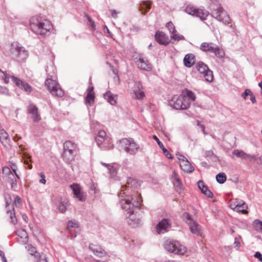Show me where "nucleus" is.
I'll return each mask as SVG.
<instances>
[{
    "label": "nucleus",
    "instance_id": "2f4dec72",
    "mask_svg": "<svg viewBox=\"0 0 262 262\" xmlns=\"http://www.w3.org/2000/svg\"><path fill=\"white\" fill-rule=\"evenodd\" d=\"M233 155L238 158H241L243 159L247 160L248 154L244 152L243 150L235 149L233 151Z\"/></svg>",
    "mask_w": 262,
    "mask_h": 262
},
{
    "label": "nucleus",
    "instance_id": "393cba45",
    "mask_svg": "<svg viewBox=\"0 0 262 262\" xmlns=\"http://www.w3.org/2000/svg\"><path fill=\"white\" fill-rule=\"evenodd\" d=\"M153 139L157 141L158 145L162 149V150L163 152V154L166 156V157L168 158V159H173V157L168 152V151L165 148L162 142L160 141L159 138L156 135H154L153 136Z\"/></svg>",
    "mask_w": 262,
    "mask_h": 262
},
{
    "label": "nucleus",
    "instance_id": "a878e982",
    "mask_svg": "<svg viewBox=\"0 0 262 262\" xmlns=\"http://www.w3.org/2000/svg\"><path fill=\"white\" fill-rule=\"evenodd\" d=\"M104 98L111 104L115 105L117 103V101L115 98V96H113V94L110 91H107L105 94L103 95Z\"/></svg>",
    "mask_w": 262,
    "mask_h": 262
},
{
    "label": "nucleus",
    "instance_id": "f3484780",
    "mask_svg": "<svg viewBox=\"0 0 262 262\" xmlns=\"http://www.w3.org/2000/svg\"><path fill=\"white\" fill-rule=\"evenodd\" d=\"M155 36L156 41L159 44L167 46L170 42L168 36L163 32L158 31Z\"/></svg>",
    "mask_w": 262,
    "mask_h": 262
},
{
    "label": "nucleus",
    "instance_id": "0e129e2a",
    "mask_svg": "<svg viewBox=\"0 0 262 262\" xmlns=\"http://www.w3.org/2000/svg\"><path fill=\"white\" fill-rule=\"evenodd\" d=\"M11 196L10 195H8V198L7 197L5 198V201H6V207H8L9 205L11 203Z\"/></svg>",
    "mask_w": 262,
    "mask_h": 262
},
{
    "label": "nucleus",
    "instance_id": "20e7f679",
    "mask_svg": "<svg viewBox=\"0 0 262 262\" xmlns=\"http://www.w3.org/2000/svg\"><path fill=\"white\" fill-rule=\"evenodd\" d=\"M33 19L30 23V29L37 34L45 35L52 28V24L47 20L42 21L36 20V23L33 22Z\"/></svg>",
    "mask_w": 262,
    "mask_h": 262
},
{
    "label": "nucleus",
    "instance_id": "473e14b6",
    "mask_svg": "<svg viewBox=\"0 0 262 262\" xmlns=\"http://www.w3.org/2000/svg\"><path fill=\"white\" fill-rule=\"evenodd\" d=\"M28 250L32 255H34L36 260L39 257V255H40V254L37 252L36 248L33 247L32 245H29L28 246Z\"/></svg>",
    "mask_w": 262,
    "mask_h": 262
},
{
    "label": "nucleus",
    "instance_id": "13d9d810",
    "mask_svg": "<svg viewBox=\"0 0 262 262\" xmlns=\"http://www.w3.org/2000/svg\"><path fill=\"white\" fill-rule=\"evenodd\" d=\"M41 179L39 180V182L41 184H45L46 183V180L45 179V176L42 172H40L39 174Z\"/></svg>",
    "mask_w": 262,
    "mask_h": 262
},
{
    "label": "nucleus",
    "instance_id": "bf43d9fd",
    "mask_svg": "<svg viewBox=\"0 0 262 262\" xmlns=\"http://www.w3.org/2000/svg\"><path fill=\"white\" fill-rule=\"evenodd\" d=\"M247 159H248L250 162H253L257 160V158L254 155H248Z\"/></svg>",
    "mask_w": 262,
    "mask_h": 262
},
{
    "label": "nucleus",
    "instance_id": "7ed1b4c3",
    "mask_svg": "<svg viewBox=\"0 0 262 262\" xmlns=\"http://www.w3.org/2000/svg\"><path fill=\"white\" fill-rule=\"evenodd\" d=\"M7 55L18 62L24 60L28 57L27 51L17 42H13L10 45Z\"/></svg>",
    "mask_w": 262,
    "mask_h": 262
},
{
    "label": "nucleus",
    "instance_id": "ddd939ff",
    "mask_svg": "<svg viewBox=\"0 0 262 262\" xmlns=\"http://www.w3.org/2000/svg\"><path fill=\"white\" fill-rule=\"evenodd\" d=\"M12 80L13 83L17 86L18 88L23 90L25 92L28 94H30L33 90L32 87L28 83L25 82V81H23L20 79L15 77L13 75L11 76Z\"/></svg>",
    "mask_w": 262,
    "mask_h": 262
},
{
    "label": "nucleus",
    "instance_id": "f8f14e48",
    "mask_svg": "<svg viewBox=\"0 0 262 262\" xmlns=\"http://www.w3.org/2000/svg\"><path fill=\"white\" fill-rule=\"evenodd\" d=\"M196 68L199 72L203 75L206 81L211 82L213 80V72L210 70L207 64L202 61L198 62Z\"/></svg>",
    "mask_w": 262,
    "mask_h": 262
},
{
    "label": "nucleus",
    "instance_id": "69168bd1",
    "mask_svg": "<svg viewBox=\"0 0 262 262\" xmlns=\"http://www.w3.org/2000/svg\"><path fill=\"white\" fill-rule=\"evenodd\" d=\"M10 166L11 169L14 172H15L16 171L17 166L15 163L10 162Z\"/></svg>",
    "mask_w": 262,
    "mask_h": 262
},
{
    "label": "nucleus",
    "instance_id": "7c9ffc66",
    "mask_svg": "<svg viewBox=\"0 0 262 262\" xmlns=\"http://www.w3.org/2000/svg\"><path fill=\"white\" fill-rule=\"evenodd\" d=\"M182 95L187 98L188 100H190L192 101H195L196 98L194 94L191 91L187 89L185 91V93Z\"/></svg>",
    "mask_w": 262,
    "mask_h": 262
},
{
    "label": "nucleus",
    "instance_id": "72a5a7b5",
    "mask_svg": "<svg viewBox=\"0 0 262 262\" xmlns=\"http://www.w3.org/2000/svg\"><path fill=\"white\" fill-rule=\"evenodd\" d=\"M216 181L220 184H223L227 180V177L225 173L221 172L216 176Z\"/></svg>",
    "mask_w": 262,
    "mask_h": 262
},
{
    "label": "nucleus",
    "instance_id": "412c9836",
    "mask_svg": "<svg viewBox=\"0 0 262 262\" xmlns=\"http://www.w3.org/2000/svg\"><path fill=\"white\" fill-rule=\"evenodd\" d=\"M71 188L72 189L74 195L80 201H83L82 194L81 192L79 186L77 184H73L70 186Z\"/></svg>",
    "mask_w": 262,
    "mask_h": 262
},
{
    "label": "nucleus",
    "instance_id": "58836bf2",
    "mask_svg": "<svg viewBox=\"0 0 262 262\" xmlns=\"http://www.w3.org/2000/svg\"><path fill=\"white\" fill-rule=\"evenodd\" d=\"M173 184L177 188V191H178L179 189H181L182 187V181L179 178H175L173 180Z\"/></svg>",
    "mask_w": 262,
    "mask_h": 262
},
{
    "label": "nucleus",
    "instance_id": "680f3d73",
    "mask_svg": "<svg viewBox=\"0 0 262 262\" xmlns=\"http://www.w3.org/2000/svg\"><path fill=\"white\" fill-rule=\"evenodd\" d=\"M102 164L104 165L105 167H107L108 170L113 169V173H115L116 172V169H115V168L113 166L110 165L108 164H106V163H102Z\"/></svg>",
    "mask_w": 262,
    "mask_h": 262
},
{
    "label": "nucleus",
    "instance_id": "39448f33",
    "mask_svg": "<svg viewBox=\"0 0 262 262\" xmlns=\"http://www.w3.org/2000/svg\"><path fill=\"white\" fill-rule=\"evenodd\" d=\"M164 248L168 252L178 255H183L187 252V248L177 241L167 239L164 243Z\"/></svg>",
    "mask_w": 262,
    "mask_h": 262
},
{
    "label": "nucleus",
    "instance_id": "9d476101",
    "mask_svg": "<svg viewBox=\"0 0 262 262\" xmlns=\"http://www.w3.org/2000/svg\"><path fill=\"white\" fill-rule=\"evenodd\" d=\"M120 142L123 146L124 151L130 155H136L140 148L139 145L133 138H123Z\"/></svg>",
    "mask_w": 262,
    "mask_h": 262
},
{
    "label": "nucleus",
    "instance_id": "6e6552de",
    "mask_svg": "<svg viewBox=\"0 0 262 262\" xmlns=\"http://www.w3.org/2000/svg\"><path fill=\"white\" fill-rule=\"evenodd\" d=\"M52 76L48 75L45 81V85L53 96L61 97L64 95V92L59 84L55 80H53Z\"/></svg>",
    "mask_w": 262,
    "mask_h": 262
},
{
    "label": "nucleus",
    "instance_id": "cd10ccee",
    "mask_svg": "<svg viewBox=\"0 0 262 262\" xmlns=\"http://www.w3.org/2000/svg\"><path fill=\"white\" fill-rule=\"evenodd\" d=\"M95 97V93H88L85 98V103L92 105L94 103Z\"/></svg>",
    "mask_w": 262,
    "mask_h": 262
},
{
    "label": "nucleus",
    "instance_id": "aec40b11",
    "mask_svg": "<svg viewBox=\"0 0 262 262\" xmlns=\"http://www.w3.org/2000/svg\"><path fill=\"white\" fill-rule=\"evenodd\" d=\"M10 139L8 133L4 129L0 130V141L2 144L7 147L9 145Z\"/></svg>",
    "mask_w": 262,
    "mask_h": 262
},
{
    "label": "nucleus",
    "instance_id": "5fc2aeb1",
    "mask_svg": "<svg viewBox=\"0 0 262 262\" xmlns=\"http://www.w3.org/2000/svg\"><path fill=\"white\" fill-rule=\"evenodd\" d=\"M106 136V134L104 130H100L98 132V134L96 137H98V138H101V139H104Z\"/></svg>",
    "mask_w": 262,
    "mask_h": 262
},
{
    "label": "nucleus",
    "instance_id": "e433bc0d",
    "mask_svg": "<svg viewBox=\"0 0 262 262\" xmlns=\"http://www.w3.org/2000/svg\"><path fill=\"white\" fill-rule=\"evenodd\" d=\"M239 205V210H235L236 212H243L244 213L246 211V209L247 208V206L246 205V204L243 201H239V204H238Z\"/></svg>",
    "mask_w": 262,
    "mask_h": 262
},
{
    "label": "nucleus",
    "instance_id": "79ce46f5",
    "mask_svg": "<svg viewBox=\"0 0 262 262\" xmlns=\"http://www.w3.org/2000/svg\"><path fill=\"white\" fill-rule=\"evenodd\" d=\"M166 27L169 31V32L171 34L173 32H177V30H176L175 27L171 21H169L168 23H167L166 25Z\"/></svg>",
    "mask_w": 262,
    "mask_h": 262
},
{
    "label": "nucleus",
    "instance_id": "774afa93",
    "mask_svg": "<svg viewBox=\"0 0 262 262\" xmlns=\"http://www.w3.org/2000/svg\"><path fill=\"white\" fill-rule=\"evenodd\" d=\"M111 15L113 18H116L117 17L118 13L116 12V10H111Z\"/></svg>",
    "mask_w": 262,
    "mask_h": 262
},
{
    "label": "nucleus",
    "instance_id": "f03ea898",
    "mask_svg": "<svg viewBox=\"0 0 262 262\" xmlns=\"http://www.w3.org/2000/svg\"><path fill=\"white\" fill-rule=\"evenodd\" d=\"M78 151L79 148L77 144L70 140L66 141L63 143V161L69 164H72L76 158Z\"/></svg>",
    "mask_w": 262,
    "mask_h": 262
},
{
    "label": "nucleus",
    "instance_id": "864d4df0",
    "mask_svg": "<svg viewBox=\"0 0 262 262\" xmlns=\"http://www.w3.org/2000/svg\"><path fill=\"white\" fill-rule=\"evenodd\" d=\"M142 89V85L140 82H136L134 87V91L135 90L136 91H141Z\"/></svg>",
    "mask_w": 262,
    "mask_h": 262
},
{
    "label": "nucleus",
    "instance_id": "4be33fe9",
    "mask_svg": "<svg viewBox=\"0 0 262 262\" xmlns=\"http://www.w3.org/2000/svg\"><path fill=\"white\" fill-rule=\"evenodd\" d=\"M183 61L186 67L190 68L195 63L194 56L192 54H188L184 57Z\"/></svg>",
    "mask_w": 262,
    "mask_h": 262
},
{
    "label": "nucleus",
    "instance_id": "c9c22d12",
    "mask_svg": "<svg viewBox=\"0 0 262 262\" xmlns=\"http://www.w3.org/2000/svg\"><path fill=\"white\" fill-rule=\"evenodd\" d=\"M17 234L18 236H19L21 238H24L25 239V242H27L28 240V234L26 231L25 230L21 229L17 231Z\"/></svg>",
    "mask_w": 262,
    "mask_h": 262
},
{
    "label": "nucleus",
    "instance_id": "09e8293b",
    "mask_svg": "<svg viewBox=\"0 0 262 262\" xmlns=\"http://www.w3.org/2000/svg\"><path fill=\"white\" fill-rule=\"evenodd\" d=\"M68 228L70 230L72 228L78 227V223L76 222H73L72 221H69L68 223Z\"/></svg>",
    "mask_w": 262,
    "mask_h": 262
},
{
    "label": "nucleus",
    "instance_id": "052dcab7",
    "mask_svg": "<svg viewBox=\"0 0 262 262\" xmlns=\"http://www.w3.org/2000/svg\"><path fill=\"white\" fill-rule=\"evenodd\" d=\"M254 256L257 258L259 261L262 262V254L259 252H256L254 255Z\"/></svg>",
    "mask_w": 262,
    "mask_h": 262
},
{
    "label": "nucleus",
    "instance_id": "1a4fd4ad",
    "mask_svg": "<svg viewBox=\"0 0 262 262\" xmlns=\"http://www.w3.org/2000/svg\"><path fill=\"white\" fill-rule=\"evenodd\" d=\"M211 15L225 25H229L231 23V19L229 15L221 6H217L216 8H213Z\"/></svg>",
    "mask_w": 262,
    "mask_h": 262
},
{
    "label": "nucleus",
    "instance_id": "6e6d98bb",
    "mask_svg": "<svg viewBox=\"0 0 262 262\" xmlns=\"http://www.w3.org/2000/svg\"><path fill=\"white\" fill-rule=\"evenodd\" d=\"M37 262H48L46 257L45 255H39V257L36 260Z\"/></svg>",
    "mask_w": 262,
    "mask_h": 262
},
{
    "label": "nucleus",
    "instance_id": "8fccbe9b",
    "mask_svg": "<svg viewBox=\"0 0 262 262\" xmlns=\"http://www.w3.org/2000/svg\"><path fill=\"white\" fill-rule=\"evenodd\" d=\"M0 94L9 96V92L8 89L2 86H0Z\"/></svg>",
    "mask_w": 262,
    "mask_h": 262
},
{
    "label": "nucleus",
    "instance_id": "b1692460",
    "mask_svg": "<svg viewBox=\"0 0 262 262\" xmlns=\"http://www.w3.org/2000/svg\"><path fill=\"white\" fill-rule=\"evenodd\" d=\"M189 227L192 233L196 235H201V227L196 222H192V223L189 225Z\"/></svg>",
    "mask_w": 262,
    "mask_h": 262
},
{
    "label": "nucleus",
    "instance_id": "c03bdc74",
    "mask_svg": "<svg viewBox=\"0 0 262 262\" xmlns=\"http://www.w3.org/2000/svg\"><path fill=\"white\" fill-rule=\"evenodd\" d=\"M253 225L257 231L262 232V222L258 220H255L253 223Z\"/></svg>",
    "mask_w": 262,
    "mask_h": 262
},
{
    "label": "nucleus",
    "instance_id": "423d86ee",
    "mask_svg": "<svg viewBox=\"0 0 262 262\" xmlns=\"http://www.w3.org/2000/svg\"><path fill=\"white\" fill-rule=\"evenodd\" d=\"M200 49L203 52L213 53L219 58H223L225 55L223 49L213 42H203L200 45Z\"/></svg>",
    "mask_w": 262,
    "mask_h": 262
},
{
    "label": "nucleus",
    "instance_id": "49530a36",
    "mask_svg": "<svg viewBox=\"0 0 262 262\" xmlns=\"http://www.w3.org/2000/svg\"><path fill=\"white\" fill-rule=\"evenodd\" d=\"M134 93L136 95L137 99H142L145 96L144 93L142 91H138L135 90Z\"/></svg>",
    "mask_w": 262,
    "mask_h": 262
},
{
    "label": "nucleus",
    "instance_id": "4468645a",
    "mask_svg": "<svg viewBox=\"0 0 262 262\" xmlns=\"http://www.w3.org/2000/svg\"><path fill=\"white\" fill-rule=\"evenodd\" d=\"M89 249L97 257L103 258L107 256V252L100 246L90 244Z\"/></svg>",
    "mask_w": 262,
    "mask_h": 262
},
{
    "label": "nucleus",
    "instance_id": "de8ad7c7",
    "mask_svg": "<svg viewBox=\"0 0 262 262\" xmlns=\"http://www.w3.org/2000/svg\"><path fill=\"white\" fill-rule=\"evenodd\" d=\"M184 220L187 222V223L189 224V225L190 224H192V222H194L192 220L191 215L187 212H185L184 213Z\"/></svg>",
    "mask_w": 262,
    "mask_h": 262
},
{
    "label": "nucleus",
    "instance_id": "4c0bfd02",
    "mask_svg": "<svg viewBox=\"0 0 262 262\" xmlns=\"http://www.w3.org/2000/svg\"><path fill=\"white\" fill-rule=\"evenodd\" d=\"M31 157L27 154L24 155V163L26 165H28V168L30 169L32 168V165L29 164V162L31 161Z\"/></svg>",
    "mask_w": 262,
    "mask_h": 262
},
{
    "label": "nucleus",
    "instance_id": "5701e85b",
    "mask_svg": "<svg viewBox=\"0 0 262 262\" xmlns=\"http://www.w3.org/2000/svg\"><path fill=\"white\" fill-rule=\"evenodd\" d=\"M180 166L181 169L186 172H192L194 170L188 160L180 162Z\"/></svg>",
    "mask_w": 262,
    "mask_h": 262
},
{
    "label": "nucleus",
    "instance_id": "dca6fc26",
    "mask_svg": "<svg viewBox=\"0 0 262 262\" xmlns=\"http://www.w3.org/2000/svg\"><path fill=\"white\" fill-rule=\"evenodd\" d=\"M171 227V225L168 219H163L158 223L157 225L156 229L158 234L168 231L169 228Z\"/></svg>",
    "mask_w": 262,
    "mask_h": 262
},
{
    "label": "nucleus",
    "instance_id": "a18cd8bd",
    "mask_svg": "<svg viewBox=\"0 0 262 262\" xmlns=\"http://www.w3.org/2000/svg\"><path fill=\"white\" fill-rule=\"evenodd\" d=\"M2 172L9 177H13V174L10 170V168L7 166H5L2 169Z\"/></svg>",
    "mask_w": 262,
    "mask_h": 262
},
{
    "label": "nucleus",
    "instance_id": "37998d69",
    "mask_svg": "<svg viewBox=\"0 0 262 262\" xmlns=\"http://www.w3.org/2000/svg\"><path fill=\"white\" fill-rule=\"evenodd\" d=\"M170 37L172 39L177 40L179 41L180 40H185V37L184 36L182 35L178 34L176 33H173L171 34Z\"/></svg>",
    "mask_w": 262,
    "mask_h": 262
},
{
    "label": "nucleus",
    "instance_id": "2eb2a0df",
    "mask_svg": "<svg viewBox=\"0 0 262 262\" xmlns=\"http://www.w3.org/2000/svg\"><path fill=\"white\" fill-rule=\"evenodd\" d=\"M27 112L31 115V118L34 122H38L41 120L38 108L34 104H31L28 106Z\"/></svg>",
    "mask_w": 262,
    "mask_h": 262
},
{
    "label": "nucleus",
    "instance_id": "c756f323",
    "mask_svg": "<svg viewBox=\"0 0 262 262\" xmlns=\"http://www.w3.org/2000/svg\"><path fill=\"white\" fill-rule=\"evenodd\" d=\"M68 202L66 200L60 201L59 205L58 206V209L61 213H64L67 210L68 206Z\"/></svg>",
    "mask_w": 262,
    "mask_h": 262
},
{
    "label": "nucleus",
    "instance_id": "a211bd4d",
    "mask_svg": "<svg viewBox=\"0 0 262 262\" xmlns=\"http://www.w3.org/2000/svg\"><path fill=\"white\" fill-rule=\"evenodd\" d=\"M138 67L142 70L150 71L152 70V64L147 60L140 57L136 60Z\"/></svg>",
    "mask_w": 262,
    "mask_h": 262
},
{
    "label": "nucleus",
    "instance_id": "bb28decb",
    "mask_svg": "<svg viewBox=\"0 0 262 262\" xmlns=\"http://www.w3.org/2000/svg\"><path fill=\"white\" fill-rule=\"evenodd\" d=\"M7 213L9 214L11 222L13 224H15L17 223V219L16 217L14 208L12 207L11 209H8L7 210Z\"/></svg>",
    "mask_w": 262,
    "mask_h": 262
},
{
    "label": "nucleus",
    "instance_id": "a19ab883",
    "mask_svg": "<svg viewBox=\"0 0 262 262\" xmlns=\"http://www.w3.org/2000/svg\"><path fill=\"white\" fill-rule=\"evenodd\" d=\"M0 76L4 80L5 83L7 84L9 82V78L11 76H9L6 72L0 70Z\"/></svg>",
    "mask_w": 262,
    "mask_h": 262
},
{
    "label": "nucleus",
    "instance_id": "c85d7f7f",
    "mask_svg": "<svg viewBox=\"0 0 262 262\" xmlns=\"http://www.w3.org/2000/svg\"><path fill=\"white\" fill-rule=\"evenodd\" d=\"M205 156L210 158L213 162H218L220 160L218 157L211 150L206 151L205 153Z\"/></svg>",
    "mask_w": 262,
    "mask_h": 262
},
{
    "label": "nucleus",
    "instance_id": "4d7b16f0",
    "mask_svg": "<svg viewBox=\"0 0 262 262\" xmlns=\"http://www.w3.org/2000/svg\"><path fill=\"white\" fill-rule=\"evenodd\" d=\"M14 203L16 206L20 205L21 204V198L19 196H16L15 198Z\"/></svg>",
    "mask_w": 262,
    "mask_h": 262
},
{
    "label": "nucleus",
    "instance_id": "603ef678",
    "mask_svg": "<svg viewBox=\"0 0 262 262\" xmlns=\"http://www.w3.org/2000/svg\"><path fill=\"white\" fill-rule=\"evenodd\" d=\"M85 17H86L88 21L90 23V25L92 27V29H95V22L92 20V19L91 18V17L90 16H89L88 15H86L85 16Z\"/></svg>",
    "mask_w": 262,
    "mask_h": 262
},
{
    "label": "nucleus",
    "instance_id": "9b49d317",
    "mask_svg": "<svg viewBox=\"0 0 262 262\" xmlns=\"http://www.w3.org/2000/svg\"><path fill=\"white\" fill-rule=\"evenodd\" d=\"M185 11L189 15L199 17L202 20L206 19L207 17L209 15V12L207 11L196 8L191 5L187 6Z\"/></svg>",
    "mask_w": 262,
    "mask_h": 262
},
{
    "label": "nucleus",
    "instance_id": "e2e57ef3",
    "mask_svg": "<svg viewBox=\"0 0 262 262\" xmlns=\"http://www.w3.org/2000/svg\"><path fill=\"white\" fill-rule=\"evenodd\" d=\"M95 141L98 146H100L104 141V139H101V138H98V137H96Z\"/></svg>",
    "mask_w": 262,
    "mask_h": 262
},
{
    "label": "nucleus",
    "instance_id": "0eeeda50",
    "mask_svg": "<svg viewBox=\"0 0 262 262\" xmlns=\"http://www.w3.org/2000/svg\"><path fill=\"white\" fill-rule=\"evenodd\" d=\"M169 104L176 110H187L190 106V102L182 95H175L169 101Z\"/></svg>",
    "mask_w": 262,
    "mask_h": 262
},
{
    "label": "nucleus",
    "instance_id": "f257e3e1",
    "mask_svg": "<svg viewBox=\"0 0 262 262\" xmlns=\"http://www.w3.org/2000/svg\"><path fill=\"white\" fill-rule=\"evenodd\" d=\"M140 203L141 199L138 196H126L120 200V204L121 208L129 214L127 217V222L129 224L135 225L140 224V220L135 214L134 209L139 208Z\"/></svg>",
    "mask_w": 262,
    "mask_h": 262
},
{
    "label": "nucleus",
    "instance_id": "6ab92c4d",
    "mask_svg": "<svg viewBox=\"0 0 262 262\" xmlns=\"http://www.w3.org/2000/svg\"><path fill=\"white\" fill-rule=\"evenodd\" d=\"M198 187L201 191V192L208 198H212L213 197V193L208 189V187L204 184L203 181L200 180L198 182Z\"/></svg>",
    "mask_w": 262,
    "mask_h": 262
},
{
    "label": "nucleus",
    "instance_id": "3c124183",
    "mask_svg": "<svg viewBox=\"0 0 262 262\" xmlns=\"http://www.w3.org/2000/svg\"><path fill=\"white\" fill-rule=\"evenodd\" d=\"M252 94V92L249 89H246L245 90V91L242 93V96L244 99V100H246L247 99V97L248 95H250Z\"/></svg>",
    "mask_w": 262,
    "mask_h": 262
},
{
    "label": "nucleus",
    "instance_id": "338daca9",
    "mask_svg": "<svg viewBox=\"0 0 262 262\" xmlns=\"http://www.w3.org/2000/svg\"><path fill=\"white\" fill-rule=\"evenodd\" d=\"M178 159L180 161V163L183 161H185L186 160H188L184 156L181 155H178Z\"/></svg>",
    "mask_w": 262,
    "mask_h": 262
},
{
    "label": "nucleus",
    "instance_id": "f704fd0d",
    "mask_svg": "<svg viewBox=\"0 0 262 262\" xmlns=\"http://www.w3.org/2000/svg\"><path fill=\"white\" fill-rule=\"evenodd\" d=\"M239 201L237 199H236L235 200H230L229 203V206L230 207L231 209H233V210H239V205L238 204H239Z\"/></svg>",
    "mask_w": 262,
    "mask_h": 262
},
{
    "label": "nucleus",
    "instance_id": "ea45409f",
    "mask_svg": "<svg viewBox=\"0 0 262 262\" xmlns=\"http://www.w3.org/2000/svg\"><path fill=\"white\" fill-rule=\"evenodd\" d=\"M9 179L10 180V183L11 185V188L13 190H15L16 188L17 187V181L16 179L12 176L9 177Z\"/></svg>",
    "mask_w": 262,
    "mask_h": 262
}]
</instances>
